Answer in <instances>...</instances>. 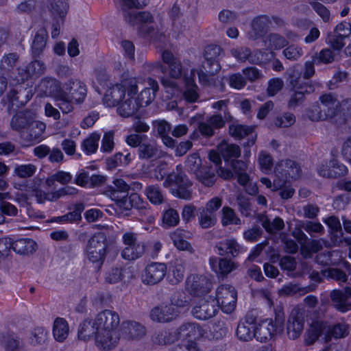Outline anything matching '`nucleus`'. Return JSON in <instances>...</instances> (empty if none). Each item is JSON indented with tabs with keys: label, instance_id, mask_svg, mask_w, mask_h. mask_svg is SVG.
Returning a JSON list of instances; mask_svg holds the SVG:
<instances>
[{
	"label": "nucleus",
	"instance_id": "6e6d98bb",
	"mask_svg": "<svg viewBox=\"0 0 351 351\" xmlns=\"http://www.w3.org/2000/svg\"><path fill=\"white\" fill-rule=\"evenodd\" d=\"M100 139V135L97 133L91 134L89 137L86 138L82 143L84 150L88 154L95 153L98 148V143Z\"/></svg>",
	"mask_w": 351,
	"mask_h": 351
},
{
	"label": "nucleus",
	"instance_id": "0e129e2a",
	"mask_svg": "<svg viewBox=\"0 0 351 351\" xmlns=\"http://www.w3.org/2000/svg\"><path fill=\"white\" fill-rule=\"evenodd\" d=\"M272 56V53H269L261 50H256L253 53L251 51L249 62L254 64H264L269 61Z\"/></svg>",
	"mask_w": 351,
	"mask_h": 351
},
{
	"label": "nucleus",
	"instance_id": "a211bd4d",
	"mask_svg": "<svg viewBox=\"0 0 351 351\" xmlns=\"http://www.w3.org/2000/svg\"><path fill=\"white\" fill-rule=\"evenodd\" d=\"M64 91L68 96L70 95L77 104H82L87 93V89L84 82L77 79H69L63 84Z\"/></svg>",
	"mask_w": 351,
	"mask_h": 351
},
{
	"label": "nucleus",
	"instance_id": "f03ea898",
	"mask_svg": "<svg viewBox=\"0 0 351 351\" xmlns=\"http://www.w3.org/2000/svg\"><path fill=\"white\" fill-rule=\"evenodd\" d=\"M120 323L119 314L111 310H104L97 314V346L101 350H110L115 348L119 341L117 328Z\"/></svg>",
	"mask_w": 351,
	"mask_h": 351
},
{
	"label": "nucleus",
	"instance_id": "423d86ee",
	"mask_svg": "<svg viewBox=\"0 0 351 351\" xmlns=\"http://www.w3.org/2000/svg\"><path fill=\"white\" fill-rule=\"evenodd\" d=\"M274 173V186L278 189L287 184L289 178L294 180L300 178L302 176V169L295 161L286 159L276 165Z\"/></svg>",
	"mask_w": 351,
	"mask_h": 351
},
{
	"label": "nucleus",
	"instance_id": "49530a36",
	"mask_svg": "<svg viewBox=\"0 0 351 351\" xmlns=\"http://www.w3.org/2000/svg\"><path fill=\"white\" fill-rule=\"evenodd\" d=\"M221 223L223 226L231 224H241V219L237 216L234 210L228 206H224L222 210Z\"/></svg>",
	"mask_w": 351,
	"mask_h": 351
},
{
	"label": "nucleus",
	"instance_id": "ea45409f",
	"mask_svg": "<svg viewBox=\"0 0 351 351\" xmlns=\"http://www.w3.org/2000/svg\"><path fill=\"white\" fill-rule=\"evenodd\" d=\"M54 338L59 342L64 341L69 335V326L63 318H56L53 328Z\"/></svg>",
	"mask_w": 351,
	"mask_h": 351
},
{
	"label": "nucleus",
	"instance_id": "3c124183",
	"mask_svg": "<svg viewBox=\"0 0 351 351\" xmlns=\"http://www.w3.org/2000/svg\"><path fill=\"white\" fill-rule=\"evenodd\" d=\"M31 62L25 69L26 72V78L32 76L38 77L43 75L45 70V66L44 63L36 58Z\"/></svg>",
	"mask_w": 351,
	"mask_h": 351
},
{
	"label": "nucleus",
	"instance_id": "4468645a",
	"mask_svg": "<svg viewBox=\"0 0 351 351\" xmlns=\"http://www.w3.org/2000/svg\"><path fill=\"white\" fill-rule=\"evenodd\" d=\"M219 61L205 60L197 70L199 82L204 86H211L215 82L214 76L221 70Z\"/></svg>",
	"mask_w": 351,
	"mask_h": 351
},
{
	"label": "nucleus",
	"instance_id": "f8f14e48",
	"mask_svg": "<svg viewBox=\"0 0 351 351\" xmlns=\"http://www.w3.org/2000/svg\"><path fill=\"white\" fill-rule=\"evenodd\" d=\"M232 117L228 114H225L224 118L220 114H214L206 118V121L199 122L198 130L200 134L205 138H210L215 134V130L225 126L226 121L231 120Z\"/></svg>",
	"mask_w": 351,
	"mask_h": 351
},
{
	"label": "nucleus",
	"instance_id": "f257e3e1",
	"mask_svg": "<svg viewBox=\"0 0 351 351\" xmlns=\"http://www.w3.org/2000/svg\"><path fill=\"white\" fill-rule=\"evenodd\" d=\"M122 11L125 21L134 26L141 25L138 27L140 36L154 41L163 42L165 34L156 29L153 26H149L154 22V17L149 12L132 10V8L140 9L147 4V0H122Z\"/></svg>",
	"mask_w": 351,
	"mask_h": 351
},
{
	"label": "nucleus",
	"instance_id": "cd10ccee",
	"mask_svg": "<svg viewBox=\"0 0 351 351\" xmlns=\"http://www.w3.org/2000/svg\"><path fill=\"white\" fill-rule=\"evenodd\" d=\"M148 86L145 87L136 98L141 106H147L151 104L156 97V93L159 89V86L155 80L147 79Z\"/></svg>",
	"mask_w": 351,
	"mask_h": 351
},
{
	"label": "nucleus",
	"instance_id": "ddd939ff",
	"mask_svg": "<svg viewBox=\"0 0 351 351\" xmlns=\"http://www.w3.org/2000/svg\"><path fill=\"white\" fill-rule=\"evenodd\" d=\"M283 319L280 315L276 316V323L272 319H265L256 327V338L261 342L271 339L278 330H282Z\"/></svg>",
	"mask_w": 351,
	"mask_h": 351
},
{
	"label": "nucleus",
	"instance_id": "7c9ffc66",
	"mask_svg": "<svg viewBox=\"0 0 351 351\" xmlns=\"http://www.w3.org/2000/svg\"><path fill=\"white\" fill-rule=\"evenodd\" d=\"M255 319L247 318L245 322H240L237 328V337L243 341H248L256 338V326L254 324Z\"/></svg>",
	"mask_w": 351,
	"mask_h": 351
},
{
	"label": "nucleus",
	"instance_id": "c03bdc74",
	"mask_svg": "<svg viewBox=\"0 0 351 351\" xmlns=\"http://www.w3.org/2000/svg\"><path fill=\"white\" fill-rule=\"evenodd\" d=\"M293 94L291 96L288 103L289 108H295L302 102L306 94H310L314 91L313 86H306L304 89L293 90Z\"/></svg>",
	"mask_w": 351,
	"mask_h": 351
},
{
	"label": "nucleus",
	"instance_id": "69168bd1",
	"mask_svg": "<svg viewBox=\"0 0 351 351\" xmlns=\"http://www.w3.org/2000/svg\"><path fill=\"white\" fill-rule=\"evenodd\" d=\"M308 117L313 121L327 119L320 104H313L307 110Z\"/></svg>",
	"mask_w": 351,
	"mask_h": 351
},
{
	"label": "nucleus",
	"instance_id": "9d476101",
	"mask_svg": "<svg viewBox=\"0 0 351 351\" xmlns=\"http://www.w3.org/2000/svg\"><path fill=\"white\" fill-rule=\"evenodd\" d=\"M123 241L126 245L121 252V256L124 259L136 260L144 254L145 244L138 241L136 234L133 232L125 233L123 235Z\"/></svg>",
	"mask_w": 351,
	"mask_h": 351
},
{
	"label": "nucleus",
	"instance_id": "6ab92c4d",
	"mask_svg": "<svg viewBox=\"0 0 351 351\" xmlns=\"http://www.w3.org/2000/svg\"><path fill=\"white\" fill-rule=\"evenodd\" d=\"M218 311L215 300H199L192 309L193 315L200 320H206L214 317Z\"/></svg>",
	"mask_w": 351,
	"mask_h": 351
},
{
	"label": "nucleus",
	"instance_id": "5701e85b",
	"mask_svg": "<svg viewBox=\"0 0 351 351\" xmlns=\"http://www.w3.org/2000/svg\"><path fill=\"white\" fill-rule=\"evenodd\" d=\"M270 16L263 14L255 17L251 23L252 30L249 33L251 40H255L263 36L269 29Z\"/></svg>",
	"mask_w": 351,
	"mask_h": 351
},
{
	"label": "nucleus",
	"instance_id": "a18cd8bd",
	"mask_svg": "<svg viewBox=\"0 0 351 351\" xmlns=\"http://www.w3.org/2000/svg\"><path fill=\"white\" fill-rule=\"evenodd\" d=\"M39 87L45 95H53L58 91L60 85L56 80L45 77L41 80Z\"/></svg>",
	"mask_w": 351,
	"mask_h": 351
},
{
	"label": "nucleus",
	"instance_id": "79ce46f5",
	"mask_svg": "<svg viewBox=\"0 0 351 351\" xmlns=\"http://www.w3.org/2000/svg\"><path fill=\"white\" fill-rule=\"evenodd\" d=\"M218 150L226 161L232 158H239L241 156V149L235 144L221 143L218 147Z\"/></svg>",
	"mask_w": 351,
	"mask_h": 351
},
{
	"label": "nucleus",
	"instance_id": "58836bf2",
	"mask_svg": "<svg viewBox=\"0 0 351 351\" xmlns=\"http://www.w3.org/2000/svg\"><path fill=\"white\" fill-rule=\"evenodd\" d=\"M36 250V243L31 239H20L13 241V250L21 255L33 254Z\"/></svg>",
	"mask_w": 351,
	"mask_h": 351
},
{
	"label": "nucleus",
	"instance_id": "c85d7f7f",
	"mask_svg": "<svg viewBox=\"0 0 351 351\" xmlns=\"http://www.w3.org/2000/svg\"><path fill=\"white\" fill-rule=\"evenodd\" d=\"M191 234L189 231L178 228L171 234V239L178 250L193 253L194 250L192 245L186 240L190 238Z\"/></svg>",
	"mask_w": 351,
	"mask_h": 351
},
{
	"label": "nucleus",
	"instance_id": "2f4dec72",
	"mask_svg": "<svg viewBox=\"0 0 351 351\" xmlns=\"http://www.w3.org/2000/svg\"><path fill=\"white\" fill-rule=\"evenodd\" d=\"M97 326L94 321L85 319L79 326L77 336L78 339L83 341H88L95 336V342L97 343Z\"/></svg>",
	"mask_w": 351,
	"mask_h": 351
},
{
	"label": "nucleus",
	"instance_id": "a878e982",
	"mask_svg": "<svg viewBox=\"0 0 351 351\" xmlns=\"http://www.w3.org/2000/svg\"><path fill=\"white\" fill-rule=\"evenodd\" d=\"M322 111L327 119H332L339 113V101L337 97L332 93H326L319 97Z\"/></svg>",
	"mask_w": 351,
	"mask_h": 351
},
{
	"label": "nucleus",
	"instance_id": "72a5a7b5",
	"mask_svg": "<svg viewBox=\"0 0 351 351\" xmlns=\"http://www.w3.org/2000/svg\"><path fill=\"white\" fill-rule=\"evenodd\" d=\"M133 95L128 96V98L125 99L117 108V112L121 117H132L141 107L136 98L133 97Z\"/></svg>",
	"mask_w": 351,
	"mask_h": 351
},
{
	"label": "nucleus",
	"instance_id": "bb28decb",
	"mask_svg": "<svg viewBox=\"0 0 351 351\" xmlns=\"http://www.w3.org/2000/svg\"><path fill=\"white\" fill-rule=\"evenodd\" d=\"M161 57L163 62L168 65L170 77L173 79L180 78L182 71L180 60L169 50H165Z\"/></svg>",
	"mask_w": 351,
	"mask_h": 351
},
{
	"label": "nucleus",
	"instance_id": "37998d69",
	"mask_svg": "<svg viewBox=\"0 0 351 351\" xmlns=\"http://www.w3.org/2000/svg\"><path fill=\"white\" fill-rule=\"evenodd\" d=\"M265 42L268 47L274 50H279L287 46L288 40L282 35L277 33H271L265 37Z\"/></svg>",
	"mask_w": 351,
	"mask_h": 351
},
{
	"label": "nucleus",
	"instance_id": "5fc2aeb1",
	"mask_svg": "<svg viewBox=\"0 0 351 351\" xmlns=\"http://www.w3.org/2000/svg\"><path fill=\"white\" fill-rule=\"evenodd\" d=\"M198 220L200 227L204 229H208L214 226L217 221L216 215L206 213V211L201 208H199Z\"/></svg>",
	"mask_w": 351,
	"mask_h": 351
},
{
	"label": "nucleus",
	"instance_id": "bf43d9fd",
	"mask_svg": "<svg viewBox=\"0 0 351 351\" xmlns=\"http://www.w3.org/2000/svg\"><path fill=\"white\" fill-rule=\"evenodd\" d=\"M210 331L214 339H220L226 335L228 327L224 321L217 320L212 324Z\"/></svg>",
	"mask_w": 351,
	"mask_h": 351
},
{
	"label": "nucleus",
	"instance_id": "774afa93",
	"mask_svg": "<svg viewBox=\"0 0 351 351\" xmlns=\"http://www.w3.org/2000/svg\"><path fill=\"white\" fill-rule=\"evenodd\" d=\"M282 53L287 59L295 61L302 56L303 51L301 47L291 45L283 50Z\"/></svg>",
	"mask_w": 351,
	"mask_h": 351
},
{
	"label": "nucleus",
	"instance_id": "aec40b11",
	"mask_svg": "<svg viewBox=\"0 0 351 351\" xmlns=\"http://www.w3.org/2000/svg\"><path fill=\"white\" fill-rule=\"evenodd\" d=\"M333 306L339 311L346 312L351 309V287L344 290L334 289L330 293Z\"/></svg>",
	"mask_w": 351,
	"mask_h": 351
},
{
	"label": "nucleus",
	"instance_id": "393cba45",
	"mask_svg": "<svg viewBox=\"0 0 351 351\" xmlns=\"http://www.w3.org/2000/svg\"><path fill=\"white\" fill-rule=\"evenodd\" d=\"M121 331L129 339H139L146 335L145 327L135 321H123L121 324Z\"/></svg>",
	"mask_w": 351,
	"mask_h": 351
},
{
	"label": "nucleus",
	"instance_id": "8fccbe9b",
	"mask_svg": "<svg viewBox=\"0 0 351 351\" xmlns=\"http://www.w3.org/2000/svg\"><path fill=\"white\" fill-rule=\"evenodd\" d=\"M37 167L33 164L16 165L14 174L20 178H27L34 176Z\"/></svg>",
	"mask_w": 351,
	"mask_h": 351
},
{
	"label": "nucleus",
	"instance_id": "f704fd0d",
	"mask_svg": "<svg viewBox=\"0 0 351 351\" xmlns=\"http://www.w3.org/2000/svg\"><path fill=\"white\" fill-rule=\"evenodd\" d=\"M33 120V117L29 111H19L12 119L10 125L12 130L21 131L29 126Z\"/></svg>",
	"mask_w": 351,
	"mask_h": 351
},
{
	"label": "nucleus",
	"instance_id": "dca6fc26",
	"mask_svg": "<svg viewBox=\"0 0 351 351\" xmlns=\"http://www.w3.org/2000/svg\"><path fill=\"white\" fill-rule=\"evenodd\" d=\"M179 315V311L173 304L157 306L154 307L149 313L150 319L156 322L166 323L176 319Z\"/></svg>",
	"mask_w": 351,
	"mask_h": 351
},
{
	"label": "nucleus",
	"instance_id": "20e7f679",
	"mask_svg": "<svg viewBox=\"0 0 351 351\" xmlns=\"http://www.w3.org/2000/svg\"><path fill=\"white\" fill-rule=\"evenodd\" d=\"M176 171L167 174L163 186L169 189L171 194L178 198L190 199L192 197V182L178 166Z\"/></svg>",
	"mask_w": 351,
	"mask_h": 351
},
{
	"label": "nucleus",
	"instance_id": "680f3d73",
	"mask_svg": "<svg viewBox=\"0 0 351 351\" xmlns=\"http://www.w3.org/2000/svg\"><path fill=\"white\" fill-rule=\"evenodd\" d=\"M344 39L342 36L330 32L328 34L327 43L334 51H337L339 53L345 46Z\"/></svg>",
	"mask_w": 351,
	"mask_h": 351
},
{
	"label": "nucleus",
	"instance_id": "09e8293b",
	"mask_svg": "<svg viewBox=\"0 0 351 351\" xmlns=\"http://www.w3.org/2000/svg\"><path fill=\"white\" fill-rule=\"evenodd\" d=\"M186 170L195 175L199 172L202 167V160L198 154L193 153L187 156L185 162Z\"/></svg>",
	"mask_w": 351,
	"mask_h": 351
},
{
	"label": "nucleus",
	"instance_id": "473e14b6",
	"mask_svg": "<svg viewBox=\"0 0 351 351\" xmlns=\"http://www.w3.org/2000/svg\"><path fill=\"white\" fill-rule=\"evenodd\" d=\"M138 155L141 160H154L160 156V152L155 142L147 141L140 145Z\"/></svg>",
	"mask_w": 351,
	"mask_h": 351
},
{
	"label": "nucleus",
	"instance_id": "603ef678",
	"mask_svg": "<svg viewBox=\"0 0 351 351\" xmlns=\"http://www.w3.org/2000/svg\"><path fill=\"white\" fill-rule=\"evenodd\" d=\"M145 194L149 200L154 204H160L164 202V197L158 186L151 185L146 188Z\"/></svg>",
	"mask_w": 351,
	"mask_h": 351
},
{
	"label": "nucleus",
	"instance_id": "f3484780",
	"mask_svg": "<svg viewBox=\"0 0 351 351\" xmlns=\"http://www.w3.org/2000/svg\"><path fill=\"white\" fill-rule=\"evenodd\" d=\"M166 271L165 264L152 263L145 267L142 276L143 282L146 285H156L164 278Z\"/></svg>",
	"mask_w": 351,
	"mask_h": 351
},
{
	"label": "nucleus",
	"instance_id": "2eb2a0df",
	"mask_svg": "<svg viewBox=\"0 0 351 351\" xmlns=\"http://www.w3.org/2000/svg\"><path fill=\"white\" fill-rule=\"evenodd\" d=\"M186 284L190 294L197 297L208 293L212 289V282L203 275H191L187 278Z\"/></svg>",
	"mask_w": 351,
	"mask_h": 351
},
{
	"label": "nucleus",
	"instance_id": "864d4df0",
	"mask_svg": "<svg viewBox=\"0 0 351 351\" xmlns=\"http://www.w3.org/2000/svg\"><path fill=\"white\" fill-rule=\"evenodd\" d=\"M223 53V49L219 46L210 44L205 47L203 56L205 60L219 62Z\"/></svg>",
	"mask_w": 351,
	"mask_h": 351
},
{
	"label": "nucleus",
	"instance_id": "39448f33",
	"mask_svg": "<svg viewBox=\"0 0 351 351\" xmlns=\"http://www.w3.org/2000/svg\"><path fill=\"white\" fill-rule=\"evenodd\" d=\"M139 80L130 76L124 77L120 84H117L110 87L106 92L104 97V102L108 106H114L119 104L125 96L136 95L138 90Z\"/></svg>",
	"mask_w": 351,
	"mask_h": 351
},
{
	"label": "nucleus",
	"instance_id": "c9c22d12",
	"mask_svg": "<svg viewBox=\"0 0 351 351\" xmlns=\"http://www.w3.org/2000/svg\"><path fill=\"white\" fill-rule=\"evenodd\" d=\"M48 9L53 16V19L59 18L64 23V19L69 10V4L66 0H49Z\"/></svg>",
	"mask_w": 351,
	"mask_h": 351
},
{
	"label": "nucleus",
	"instance_id": "9b49d317",
	"mask_svg": "<svg viewBox=\"0 0 351 351\" xmlns=\"http://www.w3.org/2000/svg\"><path fill=\"white\" fill-rule=\"evenodd\" d=\"M305 317L304 308H293L287 321V332L289 339H296L300 336L304 329Z\"/></svg>",
	"mask_w": 351,
	"mask_h": 351
},
{
	"label": "nucleus",
	"instance_id": "338daca9",
	"mask_svg": "<svg viewBox=\"0 0 351 351\" xmlns=\"http://www.w3.org/2000/svg\"><path fill=\"white\" fill-rule=\"evenodd\" d=\"M171 351H201L197 343L193 340H182L171 347Z\"/></svg>",
	"mask_w": 351,
	"mask_h": 351
},
{
	"label": "nucleus",
	"instance_id": "052dcab7",
	"mask_svg": "<svg viewBox=\"0 0 351 351\" xmlns=\"http://www.w3.org/2000/svg\"><path fill=\"white\" fill-rule=\"evenodd\" d=\"M110 198L116 202L117 205L119 207V208L121 210L129 211L133 207L130 199L128 195H118V193L114 191L110 195Z\"/></svg>",
	"mask_w": 351,
	"mask_h": 351
},
{
	"label": "nucleus",
	"instance_id": "4c0bfd02",
	"mask_svg": "<svg viewBox=\"0 0 351 351\" xmlns=\"http://www.w3.org/2000/svg\"><path fill=\"white\" fill-rule=\"evenodd\" d=\"M197 180L205 186H212L217 179L216 170L212 167L204 166L199 172L195 175Z\"/></svg>",
	"mask_w": 351,
	"mask_h": 351
},
{
	"label": "nucleus",
	"instance_id": "1a4fd4ad",
	"mask_svg": "<svg viewBox=\"0 0 351 351\" xmlns=\"http://www.w3.org/2000/svg\"><path fill=\"white\" fill-rule=\"evenodd\" d=\"M216 305L220 306L225 313L234 311L237 303V292L234 288L228 285L219 286L216 292Z\"/></svg>",
	"mask_w": 351,
	"mask_h": 351
},
{
	"label": "nucleus",
	"instance_id": "c756f323",
	"mask_svg": "<svg viewBox=\"0 0 351 351\" xmlns=\"http://www.w3.org/2000/svg\"><path fill=\"white\" fill-rule=\"evenodd\" d=\"M48 33L45 27L39 29L36 33L31 46L32 55L34 58H39L46 47Z\"/></svg>",
	"mask_w": 351,
	"mask_h": 351
},
{
	"label": "nucleus",
	"instance_id": "a19ab883",
	"mask_svg": "<svg viewBox=\"0 0 351 351\" xmlns=\"http://www.w3.org/2000/svg\"><path fill=\"white\" fill-rule=\"evenodd\" d=\"M84 210V205L82 203H79L75 205L74 210L67 214L55 217L52 221L57 222H75L79 221L82 219V213Z\"/></svg>",
	"mask_w": 351,
	"mask_h": 351
},
{
	"label": "nucleus",
	"instance_id": "4be33fe9",
	"mask_svg": "<svg viewBox=\"0 0 351 351\" xmlns=\"http://www.w3.org/2000/svg\"><path fill=\"white\" fill-rule=\"evenodd\" d=\"M212 269L217 274L223 277L227 276L230 273L237 269L239 264L232 258L226 256L221 258L212 257L209 261Z\"/></svg>",
	"mask_w": 351,
	"mask_h": 351
},
{
	"label": "nucleus",
	"instance_id": "13d9d810",
	"mask_svg": "<svg viewBox=\"0 0 351 351\" xmlns=\"http://www.w3.org/2000/svg\"><path fill=\"white\" fill-rule=\"evenodd\" d=\"M19 56L16 53L5 54L0 60V69L10 71L16 66Z\"/></svg>",
	"mask_w": 351,
	"mask_h": 351
},
{
	"label": "nucleus",
	"instance_id": "412c9836",
	"mask_svg": "<svg viewBox=\"0 0 351 351\" xmlns=\"http://www.w3.org/2000/svg\"><path fill=\"white\" fill-rule=\"evenodd\" d=\"M229 134L232 136L241 139L248 136L247 141L243 143L245 147L252 146L256 140L257 134L254 132L252 126L243 125L241 124L232 123L229 126Z\"/></svg>",
	"mask_w": 351,
	"mask_h": 351
},
{
	"label": "nucleus",
	"instance_id": "0eeeda50",
	"mask_svg": "<svg viewBox=\"0 0 351 351\" xmlns=\"http://www.w3.org/2000/svg\"><path fill=\"white\" fill-rule=\"evenodd\" d=\"M108 239L103 232L95 234L88 241L86 252L88 258L93 263L101 265L105 260Z\"/></svg>",
	"mask_w": 351,
	"mask_h": 351
},
{
	"label": "nucleus",
	"instance_id": "e433bc0d",
	"mask_svg": "<svg viewBox=\"0 0 351 351\" xmlns=\"http://www.w3.org/2000/svg\"><path fill=\"white\" fill-rule=\"evenodd\" d=\"M287 83L291 90L304 89L306 86H313L310 82H303L301 72L295 69H289L287 73Z\"/></svg>",
	"mask_w": 351,
	"mask_h": 351
},
{
	"label": "nucleus",
	"instance_id": "4d7b16f0",
	"mask_svg": "<svg viewBox=\"0 0 351 351\" xmlns=\"http://www.w3.org/2000/svg\"><path fill=\"white\" fill-rule=\"evenodd\" d=\"M313 57V61H315L316 64L320 63L330 64L335 61V53L331 49L326 48L321 50L319 53H317Z\"/></svg>",
	"mask_w": 351,
	"mask_h": 351
},
{
	"label": "nucleus",
	"instance_id": "de8ad7c7",
	"mask_svg": "<svg viewBox=\"0 0 351 351\" xmlns=\"http://www.w3.org/2000/svg\"><path fill=\"white\" fill-rule=\"evenodd\" d=\"M55 100L56 106H58L64 114H67L71 112L73 106L71 99L65 93H59L56 97Z\"/></svg>",
	"mask_w": 351,
	"mask_h": 351
},
{
	"label": "nucleus",
	"instance_id": "b1692460",
	"mask_svg": "<svg viewBox=\"0 0 351 351\" xmlns=\"http://www.w3.org/2000/svg\"><path fill=\"white\" fill-rule=\"evenodd\" d=\"M215 247L219 255L230 258L237 257L243 251V247L234 239L221 241Z\"/></svg>",
	"mask_w": 351,
	"mask_h": 351
},
{
	"label": "nucleus",
	"instance_id": "6e6552de",
	"mask_svg": "<svg viewBox=\"0 0 351 351\" xmlns=\"http://www.w3.org/2000/svg\"><path fill=\"white\" fill-rule=\"evenodd\" d=\"M195 326L191 323L182 324L178 329L169 331H162L158 333L154 337V342L159 345L171 344L180 339L194 335Z\"/></svg>",
	"mask_w": 351,
	"mask_h": 351
},
{
	"label": "nucleus",
	"instance_id": "e2e57ef3",
	"mask_svg": "<svg viewBox=\"0 0 351 351\" xmlns=\"http://www.w3.org/2000/svg\"><path fill=\"white\" fill-rule=\"evenodd\" d=\"M323 275L327 278L333 279L337 282H344L348 280L346 273L339 268H328L322 271Z\"/></svg>",
	"mask_w": 351,
	"mask_h": 351
},
{
	"label": "nucleus",
	"instance_id": "7ed1b4c3",
	"mask_svg": "<svg viewBox=\"0 0 351 351\" xmlns=\"http://www.w3.org/2000/svg\"><path fill=\"white\" fill-rule=\"evenodd\" d=\"M349 335V327L346 324L337 323L332 326L324 321H315L306 332L305 343L313 345L319 337L323 336L324 342L328 343L332 339L345 338Z\"/></svg>",
	"mask_w": 351,
	"mask_h": 351
}]
</instances>
